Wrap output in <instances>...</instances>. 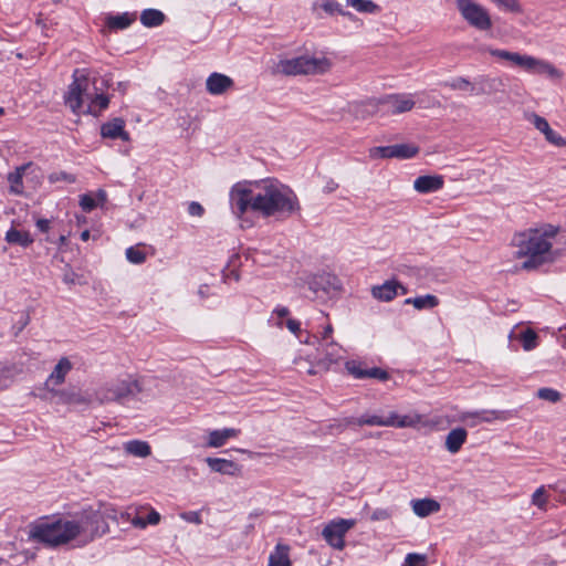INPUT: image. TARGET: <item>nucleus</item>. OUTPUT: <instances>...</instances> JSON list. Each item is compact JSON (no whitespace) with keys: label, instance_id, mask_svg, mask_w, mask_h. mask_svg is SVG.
Segmentation results:
<instances>
[{"label":"nucleus","instance_id":"obj_1","mask_svg":"<svg viewBox=\"0 0 566 566\" xmlns=\"http://www.w3.org/2000/svg\"><path fill=\"white\" fill-rule=\"evenodd\" d=\"M108 531V524L99 510L92 507L74 514L71 518L61 515L43 516L32 523L29 538L48 548H57L75 541L78 546L93 542Z\"/></svg>","mask_w":566,"mask_h":566},{"label":"nucleus","instance_id":"obj_2","mask_svg":"<svg viewBox=\"0 0 566 566\" xmlns=\"http://www.w3.org/2000/svg\"><path fill=\"white\" fill-rule=\"evenodd\" d=\"M230 206L237 216L248 210L258 212L263 217L276 214H292L300 209L294 191L274 179L255 182H237L230 193Z\"/></svg>","mask_w":566,"mask_h":566},{"label":"nucleus","instance_id":"obj_3","mask_svg":"<svg viewBox=\"0 0 566 566\" xmlns=\"http://www.w3.org/2000/svg\"><path fill=\"white\" fill-rule=\"evenodd\" d=\"M560 228L543 223L513 235L511 244L516 249L515 256L525 259L522 269L534 270L555 260L553 245Z\"/></svg>","mask_w":566,"mask_h":566},{"label":"nucleus","instance_id":"obj_4","mask_svg":"<svg viewBox=\"0 0 566 566\" xmlns=\"http://www.w3.org/2000/svg\"><path fill=\"white\" fill-rule=\"evenodd\" d=\"M74 81L69 86L67 94L65 96V103L72 109L73 113H78L82 108L84 99H90L87 106V113L94 116H98L104 109L108 107L109 98L104 94H95L92 96L86 93L88 80L84 74V71L75 70Z\"/></svg>","mask_w":566,"mask_h":566},{"label":"nucleus","instance_id":"obj_5","mask_svg":"<svg viewBox=\"0 0 566 566\" xmlns=\"http://www.w3.org/2000/svg\"><path fill=\"white\" fill-rule=\"evenodd\" d=\"M485 51L497 60L505 61L510 65L517 66L531 74L546 75L554 80H559L563 76V73L546 60L501 49L486 48Z\"/></svg>","mask_w":566,"mask_h":566},{"label":"nucleus","instance_id":"obj_6","mask_svg":"<svg viewBox=\"0 0 566 566\" xmlns=\"http://www.w3.org/2000/svg\"><path fill=\"white\" fill-rule=\"evenodd\" d=\"M142 391V385L138 379L127 376L123 379H116L107 382L95 391V400L99 403L124 402L127 399L135 398Z\"/></svg>","mask_w":566,"mask_h":566},{"label":"nucleus","instance_id":"obj_7","mask_svg":"<svg viewBox=\"0 0 566 566\" xmlns=\"http://www.w3.org/2000/svg\"><path fill=\"white\" fill-rule=\"evenodd\" d=\"M331 69V62L326 57L297 56L281 60L277 63L279 72L285 75L323 74Z\"/></svg>","mask_w":566,"mask_h":566},{"label":"nucleus","instance_id":"obj_8","mask_svg":"<svg viewBox=\"0 0 566 566\" xmlns=\"http://www.w3.org/2000/svg\"><path fill=\"white\" fill-rule=\"evenodd\" d=\"M455 6L463 20L479 31H489L493 23L489 11L474 0H457Z\"/></svg>","mask_w":566,"mask_h":566},{"label":"nucleus","instance_id":"obj_9","mask_svg":"<svg viewBox=\"0 0 566 566\" xmlns=\"http://www.w3.org/2000/svg\"><path fill=\"white\" fill-rule=\"evenodd\" d=\"M305 284L316 298L327 297L342 289L338 277L327 272L308 276Z\"/></svg>","mask_w":566,"mask_h":566},{"label":"nucleus","instance_id":"obj_10","mask_svg":"<svg viewBox=\"0 0 566 566\" xmlns=\"http://www.w3.org/2000/svg\"><path fill=\"white\" fill-rule=\"evenodd\" d=\"M354 525V520H334L324 527L322 535L332 547L343 549L345 546L344 537Z\"/></svg>","mask_w":566,"mask_h":566},{"label":"nucleus","instance_id":"obj_11","mask_svg":"<svg viewBox=\"0 0 566 566\" xmlns=\"http://www.w3.org/2000/svg\"><path fill=\"white\" fill-rule=\"evenodd\" d=\"M379 106L386 114H401L415 107V99L410 94H391L378 99Z\"/></svg>","mask_w":566,"mask_h":566},{"label":"nucleus","instance_id":"obj_12","mask_svg":"<svg viewBox=\"0 0 566 566\" xmlns=\"http://www.w3.org/2000/svg\"><path fill=\"white\" fill-rule=\"evenodd\" d=\"M527 119L530 123L534 125L536 129L544 134L545 139L548 143L557 147L566 146V140L559 134H557L555 130L551 128L548 122L544 117L535 113H532L527 115Z\"/></svg>","mask_w":566,"mask_h":566},{"label":"nucleus","instance_id":"obj_13","mask_svg":"<svg viewBox=\"0 0 566 566\" xmlns=\"http://www.w3.org/2000/svg\"><path fill=\"white\" fill-rule=\"evenodd\" d=\"M399 290L401 291V294L407 293V289L401 283L390 280L386 281L381 285L373 286L371 295L380 302H390L398 295Z\"/></svg>","mask_w":566,"mask_h":566},{"label":"nucleus","instance_id":"obj_14","mask_svg":"<svg viewBox=\"0 0 566 566\" xmlns=\"http://www.w3.org/2000/svg\"><path fill=\"white\" fill-rule=\"evenodd\" d=\"M234 85L233 80L222 73L213 72L206 81V90L211 95H221Z\"/></svg>","mask_w":566,"mask_h":566},{"label":"nucleus","instance_id":"obj_15","mask_svg":"<svg viewBox=\"0 0 566 566\" xmlns=\"http://www.w3.org/2000/svg\"><path fill=\"white\" fill-rule=\"evenodd\" d=\"M101 135L103 138L129 140V134L125 130V120L115 117L101 126Z\"/></svg>","mask_w":566,"mask_h":566},{"label":"nucleus","instance_id":"obj_16","mask_svg":"<svg viewBox=\"0 0 566 566\" xmlns=\"http://www.w3.org/2000/svg\"><path fill=\"white\" fill-rule=\"evenodd\" d=\"M73 368V365L71 360L67 357H62L55 367L53 368L52 373L49 375L45 386L48 389H50V386H60L65 381L66 375L71 371Z\"/></svg>","mask_w":566,"mask_h":566},{"label":"nucleus","instance_id":"obj_17","mask_svg":"<svg viewBox=\"0 0 566 566\" xmlns=\"http://www.w3.org/2000/svg\"><path fill=\"white\" fill-rule=\"evenodd\" d=\"M441 176H420L413 181V188L420 193H430L440 190L443 187Z\"/></svg>","mask_w":566,"mask_h":566},{"label":"nucleus","instance_id":"obj_18","mask_svg":"<svg viewBox=\"0 0 566 566\" xmlns=\"http://www.w3.org/2000/svg\"><path fill=\"white\" fill-rule=\"evenodd\" d=\"M413 513L419 517H426L440 511V504L433 499H418L411 501Z\"/></svg>","mask_w":566,"mask_h":566},{"label":"nucleus","instance_id":"obj_19","mask_svg":"<svg viewBox=\"0 0 566 566\" xmlns=\"http://www.w3.org/2000/svg\"><path fill=\"white\" fill-rule=\"evenodd\" d=\"M468 437L464 428L452 429L446 438V448L450 453H457L462 448Z\"/></svg>","mask_w":566,"mask_h":566},{"label":"nucleus","instance_id":"obj_20","mask_svg":"<svg viewBox=\"0 0 566 566\" xmlns=\"http://www.w3.org/2000/svg\"><path fill=\"white\" fill-rule=\"evenodd\" d=\"M206 462L212 471L221 474L234 475L239 471L238 464L231 460L207 458Z\"/></svg>","mask_w":566,"mask_h":566},{"label":"nucleus","instance_id":"obj_21","mask_svg":"<svg viewBox=\"0 0 566 566\" xmlns=\"http://www.w3.org/2000/svg\"><path fill=\"white\" fill-rule=\"evenodd\" d=\"M353 113L357 118H367L380 111L378 99H369L356 103L352 106Z\"/></svg>","mask_w":566,"mask_h":566},{"label":"nucleus","instance_id":"obj_22","mask_svg":"<svg viewBox=\"0 0 566 566\" xmlns=\"http://www.w3.org/2000/svg\"><path fill=\"white\" fill-rule=\"evenodd\" d=\"M289 552L287 545L277 544L269 556V566H291Z\"/></svg>","mask_w":566,"mask_h":566},{"label":"nucleus","instance_id":"obj_23","mask_svg":"<svg viewBox=\"0 0 566 566\" xmlns=\"http://www.w3.org/2000/svg\"><path fill=\"white\" fill-rule=\"evenodd\" d=\"M390 418H392L390 427L396 428H415L421 423L422 420V417L418 413L400 416L394 411L390 412Z\"/></svg>","mask_w":566,"mask_h":566},{"label":"nucleus","instance_id":"obj_24","mask_svg":"<svg viewBox=\"0 0 566 566\" xmlns=\"http://www.w3.org/2000/svg\"><path fill=\"white\" fill-rule=\"evenodd\" d=\"M6 241L10 244H18L27 248L33 243V238L28 231H19L15 228H10L4 237Z\"/></svg>","mask_w":566,"mask_h":566},{"label":"nucleus","instance_id":"obj_25","mask_svg":"<svg viewBox=\"0 0 566 566\" xmlns=\"http://www.w3.org/2000/svg\"><path fill=\"white\" fill-rule=\"evenodd\" d=\"M405 304H411L416 310L433 308L439 305V298L432 294H426L405 300Z\"/></svg>","mask_w":566,"mask_h":566},{"label":"nucleus","instance_id":"obj_26","mask_svg":"<svg viewBox=\"0 0 566 566\" xmlns=\"http://www.w3.org/2000/svg\"><path fill=\"white\" fill-rule=\"evenodd\" d=\"M391 157L398 159H409L419 153V147L413 144H396L390 145Z\"/></svg>","mask_w":566,"mask_h":566},{"label":"nucleus","instance_id":"obj_27","mask_svg":"<svg viewBox=\"0 0 566 566\" xmlns=\"http://www.w3.org/2000/svg\"><path fill=\"white\" fill-rule=\"evenodd\" d=\"M135 20V17L128 12L109 15L106 18V25L112 30H124L128 28Z\"/></svg>","mask_w":566,"mask_h":566},{"label":"nucleus","instance_id":"obj_28","mask_svg":"<svg viewBox=\"0 0 566 566\" xmlns=\"http://www.w3.org/2000/svg\"><path fill=\"white\" fill-rule=\"evenodd\" d=\"M164 20L165 14L157 9H146L140 14V21L147 28L158 27Z\"/></svg>","mask_w":566,"mask_h":566},{"label":"nucleus","instance_id":"obj_29","mask_svg":"<svg viewBox=\"0 0 566 566\" xmlns=\"http://www.w3.org/2000/svg\"><path fill=\"white\" fill-rule=\"evenodd\" d=\"M473 416L478 417L481 421L492 422L495 420L506 421L513 417L509 410H483Z\"/></svg>","mask_w":566,"mask_h":566},{"label":"nucleus","instance_id":"obj_30","mask_svg":"<svg viewBox=\"0 0 566 566\" xmlns=\"http://www.w3.org/2000/svg\"><path fill=\"white\" fill-rule=\"evenodd\" d=\"M125 451L135 457L145 458L150 454V446L146 441L132 440L125 443Z\"/></svg>","mask_w":566,"mask_h":566},{"label":"nucleus","instance_id":"obj_31","mask_svg":"<svg viewBox=\"0 0 566 566\" xmlns=\"http://www.w3.org/2000/svg\"><path fill=\"white\" fill-rule=\"evenodd\" d=\"M160 522V514L150 509L146 517L136 515L132 518V524L137 528H145L147 525H157Z\"/></svg>","mask_w":566,"mask_h":566},{"label":"nucleus","instance_id":"obj_32","mask_svg":"<svg viewBox=\"0 0 566 566\" xmlns=\"http://www.w3.org/2000/svg\"><path fill=\"white\" fill-rule=\"evenodd\" d=\"M318 350L325 356L328 363H334L340 358V346L333 339L326 342L323 346L318 345Z\"/></svg>","mask_w":566,"mask_h":566},{"label":"nucleus","instance_id":"obj_33","mask_svg":"<svg viewBox=\"0 0 566 566\" xmlns=\"http://www.w3.org/2000/svg\"><path fill=\"white\" fill-rule=\"evenodd\" d=\"M347 4L361 13H378L380 7L371 0H347Z\"/></svg>","mask_w":566,"mask_h":566},{"label":"nucleus","instance_id":"obj_34","mask_svg":"<svg viewBox=\"0 0 566 566\" xmlns=\"http://www.w3.org/2000/svg\"><path fill=\"white\" fill-rule=\"evenodd\" d=\"M392 418H390V412L387 417H381L377 415L373 416H363L357 420L359 426H381V427H390L392 423Z\"/></svg>","mask_w":566,"mask_h":566},{"label":"nucleus","instance_id":"obj_35","mask_svg":"<svg viewBox=\"0 0 566 566\" xmlns=\"http://www.w3.org/2000/svg\"><path fill=\"white\" fill-rule=\"evenodd\" d=\"M523 349L526 352L533 350L538 345V335L532 328H527L520 334Z\"/></svg>","mask_w":566,"mask_h":566},{"label":"nucleus","instance_id":"obj_36","mask_svg":"<svg viewBox=\"0 0 566 566\" xmlns=\"http://www.w3.org/2000/svg\"><path fill=\"white\" fill-rule=\"evenodd\" d=\"M25 170V167L17 168L14 172H11L8 176V180L10 182V191L14 195H21L23 192L22 187V175Z\"/></svg>","mask_w":566,"mask_h":566},{"label":"nucleus","instance_id":"obj_37","mask_svg":"<svg viewBox=\"0 0 566 566\" xmlns=\"http://www.w3.org/2000/svg\"><path fill=\"white\" fill-rule=\"evenodd\" d=\"M317 7L323 9L328 14L338 13V14H342V15L347 17L349 19H354L355 18L350 12L344 11L342 9V6L338 2H335V1L326 0V1L322 2L321 4L315 3L314 8L316 9Z\"/></svg>","mask_w":566,"mask_h":566},{"label":"nucleus","instance_id":"obj_38","mask_svg":"<svg viewBox=\"0 0 566 566\" xmlns=\"http://www.w3.org/2000/svg\"><path fill=\"white\" fill-rule=\"evenodd\" d=\"M346 370L354 376L356 379H366L368 368L365 365L357 360H349L345 365Z\"/></svg>","mask_w":566,"mask_h":566},{"label":"nucleus","instance_id":"obj_39","mask_svg":"<svg viewBox=\"0 0 566 566\" xmlns=\"http://www.w3.org/2000/svg\"><path fill=\"white\" fill-rule=\"evenodd\" d=\"M503 81L500 77H485L482 80V92L495 93L503 91Z\"/></svg>","mask_w":566,"mask_h":566},{"label":"nucleus","instance_id":"obj_40","mask_svg":"<svg viewBox=\"0 0 566 566\" xmlns=\"http://www.w3.org/2000/svg\"><path fill=\"white\" fill-rule=\"evenodd\" d=\"M537 397L539 399L556 403L562 399V394L553 388L543 387L537 390Z\"/></svg>","mask_w":566,"mask_h":566},{"label":"nucleus","instance_id":"obj_41","mask_svg":"<svg viewBox=\"0 0 566 566\" xmlns=\"http://www.w3.org/2000/svg\"><path fill=\"white\" fill-rule=\"evenodd\" d=\"M125 254L126 259L133 264H142L146 260V253L138 247H129Z\"/></svg>","mask_w":566,"mask_h":566},{"label":"nucleus","instance_id":"obj_42","mask_svg":"<svg viewBox=\"0 0 566 566\" xmlns=\"http://www.w3.org/2000/svg\"><path fill=\"white\" fill-rule=\"evenodd\" d=\"M402 566H427V556L418 553L407 554Z\"/></svg>","mask_w":566,"mask_h":566},{"label":"nucleus","instance_id":"obj_43","mask_svg":"<svg viewBox=\"0 0 566 566\" xmlns=\"http://www.w3.org/2000/svg\"><path fill=\"white\" fill-rule=\"evenodd\" d=\"M369 157L371 159H386L391 157L390 146H378L369 149Z\"/></svg>","mask_w":566,"mask_h":566},{"label":"nucleus","instance_id":"obj_44","mask_svg":"<svg viewBox=\"0 0 566 566\" xmlns=\"http://www.w3.org/2000/svg\"><path fill=\"white\" fill-rule=\"evenodd\" d=\"M227 442L222 430H212L209 433L208 446L211 448H220Z\"/></svg>","mask_w":566,"mask_h":566},{"label":"nucleus","instance_id":"obj_45","mask_svg":"<svg viewBox=\"0 0 566 566\" xmlns=\"http://www.w3.org/2000/svg\"><path fill=\"white\" fill-rule=\"evenodd\" d=\"M545 486H539L532 495V504L537 506L538 509H545L547 499L545 496Z\"/></svg>","mask_w":566,"mask_h":566},{"label":"nucleus","instance_id":"obj_46","mask_svg":"<svg viewBox=\"0 0 566 566\" xmlns=\"http://www.w3.org/2000/svg\"><path fill=\"white\" fill-rule=\"evenodd\" d=\"M80 206L85 212H91L97 207V201L88 193L82 195Z\"/></svg>","mask_w":566,"mask_h":566},{"label":"nucleus","instance_id":"obj_47","mask_svg":"<svg viewBox=\"0 0 566 566\" xmlns=\"http://www.w3.org/2000/svg\"><path fill=\"white\" fill-rule=\"evenodd\" d=\"M448 85L452 90H462V91H465L469 88L473 90V85L465 77H457V78L452 80L450 83H448Z\"/></svg>","mask_w":566,"mask_h":566},{"label":"nucleus","instance_id":"obj_48","mask_svg":"<svg viewBox=\"0 0 566 566\" xmlns=\"http://www.w3.org/2000/svg\"><path fill=\"white\" fill-rule=\"evenodd\" d=\"M49 179L51 182L66 181L69 184H73L76 180L75 176L65 171L53 172L50 175Z\"/></svg>","mask_w":566,"mask_h":566},{"label":"nucleus","instance_id":"obj_49","mask_svg":"<svg viewBox=\"0 0 566 566\" xmlns=\"http://www.w3.org/2000/svg\"><path fill=\"white\" fill-rule=\"evenodd\" d=\"M60 397L63 398L66 402H74V403H86V402H92L93 399L92 398H85V397H82L81 395L78 394H72V395H66L64 391H61L59 392Z\"/></svg>","mask_w":566,"mask_h":566},{"label":"nucleus","instance_id":"obj_50","mask_svg":"<svg viewBox=\"0 0 566 566\" xmlns=\"http://www.w3.org/2000/svg\"><path fill=\"white\" fill-rule=\"evenodd\" d=\"M367 378H375L380 381H386L389 379V374L378 367L368 368Z\"/></svg>","mask_w":566,"mask_h":566},{"label":"nucleus","instance_id":"obj_51","mask_svg":"<svg viewBox=\"0 0 566 566\" xmlns=\"http://www.w3.org/2000/svg\"><path fill=\"white\" fill-rule=\"evenodd\" d=\"M390 516H391V512L388 509H382V507L376 509L371 513L373 521H385V520H388Z\"/></svg>","mask_w":566,"mask_h":566},{"label":"nucleus","instance_id":"obj_52","mask_svg":"<svg viewBox=\"0 0 566 566\" xmlns=\"http://www.w3.org/2000/svg\"><path fill=\"white\" fill-rule=\"evenodd\" d=\"M205 212L203 207L196 201H192L188 206V213L192 217H201Z\"/></svg>","mask_w":566,"mask_h":566},{"label":"nucleus","instance_id":"obj_53","mask_svg":"<svg viewBox=\"0 0 566 566\" xmlns=\"http://www.w3.org/2000/svg\"><path fill=\"white\" fill-rule=\"evenodd\" d=\"M290 314V310L285 306H277L274 308L272 315H276L280 319L286 317ZM276 326L282 327L283 323L282 321H277Z\"/></svg>","mask_w":566,"mask_h":566},{"label":"nucleus","instance_id":"obj_54","mask_svg":"<svg viewBox=\"0 0 566 566\" xmlns=\"http://www.w3.org/2000/svg\"><path fill=\"white\" fill-rule=\"evenodd\" d=\"M285 326L294 335H297L301 331V323L293 318H289L285 323Z\"/></svg>","mask_w":566,"mask_h":566},{"label":"nucleus","instance_id":"obj_55","mask_svg":"<svg viewBox=\"0 0 566 566\" xmlns=\"http://www.w3.org/2000/svg\"><path fill=\"white\" fill-rule=\"evenodd\" d=\"M181 517L185 521L190 522V523H196V524L201 523V518H200V515L198 512H185L181 514Z\"/></svg>","mask_w":566,"mask_h":566},{"label":"nucleus","instance_id":"obj_56","mask_svg":"<svg viewBox=\"0 0 566 566\" xmlns=\"http://www.w3.org/2000/svg\"><path fill=\"white\" fill-rule=\"evenodd\" d=\"M333 326L328 324L322 334V338L319 339V346H323L326 342L332 339Z\"/></svg>","mask_w":566,"mask_h":566},{"label":"nucleus","instance_id":"obj_57","mask_svg":"<svg viewBox=\"0 0 566 566\" xmlns=\"http://www.w3.org/2000/svg\"><path fill=\"white\" fill-rule=\"evenodd\" d=\"M50 224H51V221L49 219H38L36 222H35V226L36 228L41 231V232H48L50 230Z\"/></svg>","mask_w":566,"mask_h":566},{"label":"nucleus","instance_id":"obj_58","mask_svg":"<svg viewBox=\"0 0 566 566\" xmlns=\"http://www.w3.org/2000/svg\"><path fill=\"white\" fill-rule=\"evenodd\" d=\"M222 432H223V437L226 438V440H228L230 438L238 437L240 433V430L234 429V428H226V429H222Z\"/></svg>","mask_w":566,"mask_h":566},{"label":"nucleus","instance_id":"obj_59","mask_svg":"<svg viewBox=\"0 0 566 566\" xmlns=\"http://www.w3.org/2000/svg\"><path fill=\"white\" fill-rule=\"evenodd\" d=\"M338 187V185L333 181V180H329L327 181L326 186L324 187V191L329 193V192H333L334 190H336Z\"/></svg>","mask_w":566,"mask_h":566},{"label":"nucleus","instance_id":"obj_60","mask_svg":"<svg viewBox=\"0 0 566 566\" xmlns=\"http://www.w3.org/2000/svg\"><path fill=\"white\" fill-rule=\"evenodd\" d=\"M128 83L127 82H118L115 90L119 91L120 93H125L127 91Z\"/></svg>","mask_w":566,"mask_h":566},{"label":"nucleus","instance_id":"obj_61","mask_svg":"<svg viewBox=\"0 0 566 566\" xmlns=\"http://www.w3.org/2000/svg\"><path fill=\"white\" fill-rule=\"evenodd\" d=\"M97 198L99 200L101 203H104L107 199V195L104 190H98L97 192Z\"/></svg>","mask_w":566,"mask_h":566},{"label":"nucleus","instance_id":"obj_62","mask_svg":"<svg viewBox=\"0 0 566 566\" xmlns=\"http://www.w3.org/2000/svg\"><path fill=\"white\" fill-rule=\"evenodd\" d=\"M63 281H64L65 283H67V284H72V283H74V280H73V277H72V275H71V274H65V275H64V277H63Z\"/></svg>","mask_w":566,"mask_h":566},{"label":"nucleus","instance_id":"obj_63","mask_svg":"<svg viewBox=\"0 0 566 566\" xmlns=\"http://www.w3.org/2000/svg\"><path fill=\"white\" fill-rule=\"evenodd\" d=\"M66 241H67L66 235L61 234V235L59 237V245H61V247H62V245H65V244H66Z\"/></svg>","mask_w":566,"mask_h":566},{"label":"nucleus","instance_id":"obj_64","mask_svg":"<svg viewBox=\"0 0 566 566\" xmlns=\"http://www.w3.org/2000/svg\"><path fill=\"white\" fill-rule=\"evenodd\" d=\"M81 239L83 241H87L90 239V231L88 230H84L82 233H81Z\"/></svg>","mask_w":566,"mask_h":566}]
</instances>
